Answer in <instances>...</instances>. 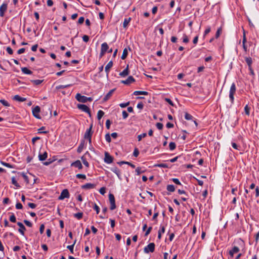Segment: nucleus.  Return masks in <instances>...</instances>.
Returning a JSON list of instances; mask_svg holds the SVG:
<instances>
[{"label":"nucleus","instance_id":"28","mask_svg":"<svg viewBox=\"0 0 259 259\" xmlns=\"http://www.w3.org/2000/svg\"><path fill=\"white\" fill-rule=\"evenodd\" d=\"M127 54H128L127 49V48H124L123 51V53H122V56L121 57V59L122 60L125 59L127 57Z\"/></svg>","mask_w":259,"mask_h":259},{"label":"nucleus","instance_id":"4","mask_svg":"<svg viewBox=\"0 0 259 259\" xmlns=\"http://www.w3.org/2000/svg\"><path fill=\"white\" fill-rule=\"evenodd\" d=\"M70 194L67 189H65L63 190L61 192L60 195L58 197L59 200H63L65 198H69Z\"/></svg>","mask_w":259,"mask_h":259},{"label":"nucleus","instance_id":"37","mask_svg":"<svg viewBox=\"0 0 259 259\" xmlns=\"http://www.w3.org/2000/svg\"><path fill=\"white\" fill-rule=\"evenodd\" d=\"M176 147V145L175 142H170L169 144V148L170 150H174Z\"/></svg>","mask_w":259,"mask_h":259},{"label":"nucleus","instance_id":"29","mask_svg":"<svg viewBox=\"0 0 259 259\" xmlns=\"http://www.w3.org/2000/svg\"><path fill=\"white\" fill-rule=\"evenodd\" d=\"M44 81V80L40 79H36V80H31V82L33 83L34 85H38L41 84Z\"/></svg>","mask_w":259,"mask_h":259},{"label":"nucleus","instance_id":"55","mask_svg":"<svg viewBox=\"0 0 259 259\" xmlns=\"http://www.w3.org/2000/svg\"><path fill=\"white\" fill-rule=\"evenodd\" d=\"M111 121L109 119H107L106 121V128L109 130L110 127L111 125Z\"/></svg>","mask_w":259,"mask_h":259},{"label":"nucleus","instance_id":"44","mask_svg":"<svg viewBox=\"0 0 259 259\" xmlns=\"http://www.w3.org/2000/svg\"><path fill=\"white\" fill-rule=\"evenodd\" d=\"M76 177L78 179H86V176L84 174H77L76 175Z\"/></svg>","mask_w":259,"mask_h":259},{"label":"nucleus","instance_id":"50","mask_svg":"<svg viewBox=\"0 0 259 259\" xmlns=\"http://www.w3.org/2000/svg\"><path fill=\"white\" fill-rule=\"evenodd\" d=\"M93 208L96 211V213L98 214L100 212V208L96 204H94Z\"/></svg>","mask_w":259,"mask_h":259},{"label":"nucleus","instance_id":"16","mask_svg":"<svg viewBox=\"0 0 259 259\" xmlns=\"http://www.w3.org/2000/svg\"><path fill=\"white\" fill-rule=\"evenodd\" d=\"M96 185L91 183H87L81 186V188L83 189H91L95 187Z\"/></svg>","mask_w":259,"mask_h":259},{"label":"nucleus","instance_id":"48","mask_svg":"<svg viewBox=\"0 0 259 259\" xmlns=\"http://www.w3.org/2000/svg\"><path fill=\"white\" fill-rule=\"evenodd\" d=\"M10 221L13 223H15L16 222V217L13 213L10 216Z\"/></svg>","mask_w":259,"mask_h":259},{"label":"nucleus","instance_id":"57","mask_svg":"<svg viewBox=\"0 0 259 259\" xmlns=\"http://www.w3.org/2000/svg\"><path fill=\"white\" fill-rule=\"evenodd\" d=\"M122 117H123V119H126L128 116V114L125 110H123L122 111Z\"/></svg>","mask_w":259,"mask_h":259},{"label":"nucleus","instance_id":"14","mask_svg":"<svg viewBox=\"0 0 259 259\" xmlns=\"http://www.w3.org/2000/svg\"><path fill=\"white\" fill-rule=\"evenodd\" d=\"M239 248L237 246H234L231 250L229 251V254L231 257H233L234 253H237L239 251Z\"/></svg>","mask_w":259,"mask_h":259},{"label":"nucleus","instance_id":"32","mask_svg":"<svg viewBox=\"0 0 259 259\" xmlns=\"http://www.w3.org/2000/svg\"><path fill=\"white\" fill-rule=\"evenodd\" d=\"M155 167H163V168H167L168 167V166L166 163H159V164H156L154 165Z\"/></svg>","mask_w":259,"mask_h":259},{"label":"nucleus","instance_id":"45","mask_svg":"<svg viewBox=\"0 0 259 259\" xmlns=\"http://www.w3.org/2000/svg\"><path fill=\"white\" fill-rule=\"evenodd\" d=\"M183 41L184 43H188L189 41V39L186 34H184L183 35Z\"/></svg>","mask_w":259,"mask_h":259},{"label":"nucleus","instance_id":"11","mask_svg":"<svg viewBox=\"0 0 259 259\" xmlns=\"http://www.w3.org/2000/svg\"><path fill=\"white\" fill-rule=\"evenodd\" d=\"M92 124L90 126V128L87 129L84 135V139H88L90 138H92V136L93 134V132L92 131Z\"/></svg>","mask_w":259,"mask_h":259},{"label":"nucleus","instance_id":"51","mask_svg":"<svg viewBox=\"0 0 259 259\" xmlns=\"http://www.w3.org/2000/svg\"><path fill=\"white\" fill-rule=\"evenodd\" d=\"M139 154V151L138 148H136L134 149V152H133V155L137 157Z\"/></svg>","mask_w":259,"mask_h":259},{"label":"nucleus","instance_id":"3","mask_svg":"<svg viewBox=\"0 0 259 259\" xmlns=\"http://www.w3.org/2000/svg\"><path fill=\"white\" fill-rule=\"evenodd\" d=\"M109 200L110 203V209L111 210H114L116 208L115 197L113 194L110 193L109 194Z\"/></svg>","mask_w":259,"mask_h":259},{"label":"nucleus","instance_id":"33","mask_svg":"<svg viewBox=\"0 0 259 259\" xmlns=\"http://www.w3.org/2000/svg\"><path fill=\"white\" fill-rule=\"evenodd\" d=\"M74 217L77 219L78 220H80L82 219L83 217V213L82 212H78L74 214Z\"/></svg>","mask_w":259,"mask_h":259},{"label":"nucleus","instance_id":"12","mask_svg":"<svg viewBox=\"0 0 259 259\" xmlns=\"http://www.w3.org/2000/svg\"><path fill=\"white\" fill-rule=\"evenodd\" d=\"M17 225L20 227V228L18 229V231L20 232V233L24 235V231L26 230V228L24 225L21 223V222H18Z\"/></svg>","mask_w":259,"mask_h":259},{"label":"nucleus","instance_id":"15","mask_svg":"<svg viewBox=\"0 0 259 259\" xmlns=\"http://www.w3.org/2000/svg\"><path fill=\"white\" fill-rule=\"evenodd\" d=\"M71 166L77 167L78 169H81L82 168V165L80 160H77L71 164Z\"/></svg>","mask_w":259,"mask_h":259},{"label":"nucleus","instance_id":"31","mask_svg":"<svg viewBox=\"0 0 259 259\" xmlns=\"http://www.w3.org/2000/svg\"><path fill=\"white\" fill-rule=\"evenodd\" d=\"M104 112L102 110H99L97 113V118L98 120H100L103 116Z\"/></svg>","mask_w":259,"mask_h":259},{"label":"nucleus","instance_id":"41","mask_svg":"<svg viewBox=\"0 0 259 259\" xmlns=\"http://www.w3.org/2000/svg\"><path fill=\"white\" fill-rule=\"evenodd\" d=\"M185 118L186 120H191L193 118V116L191 114L186 112L185 114Z\"/></svg>","mask_w":259,"mask_h":259},{"label":"nucleus","instance_id":"63","mask_svg":"<svg viewBox=\"0 0 259 259\" xmlns=\"http://www.w3.org/2000/svg\"><path fill=\"white\" fill-rule=\"evenodd\" d=\"M99 192L102 195H104L106 192V188L105 187H102L100 188Z\"/></svg>","mask_w":259,"mask_h":259},{"label":"nucleus","instance_id":"46","mask_svg":"<svg viewBox=\"0 0 259 259\" xmlns=\"http://www.w3.org/2000/svg\"><path fill=\"white\" fill-rule=\"evenodd\" d=\"M141 168L140 167H137L136 169V172H137V175H140L141 174L143 173L144 172V170L141 171Z\"/></svg>","mask_w":259,"mask_h":259},{"label":"nucleus","instance_id":"22","mask_svg":"<svg viewBox=\"0 0 259 259\" xmlns=\"http://www.w3.org/2000/svg\"><path fill=\"white\" fill-rule=\"evenodd\" d=\"M108 49H109V46L106 42H104L101 45V51L106 53L108 51Z\"/></svg>","mask_w":259,"mask_h":259},{"label":"nucleus","instance_id":"62","mask_svg":"<svg viewBox=\"0 0 259 259\" xmlns=\"http://www.w3.org/2000/svg\"><path fill=\"white\" fill-rule=\"evenodd\" d=\"M165 101L167 102L169 104H170L171 106H174V103L169 98H165Z\"/></svg>","mask_w":259,"mask_h":259},{"label":"nucleus","instance_id":"1","mask_svg":"<svg viewBox=\"0 0 259 259\" xmlns=\"http://www.w3.org/2000/svg\"><path fill=\"white\" fill-rule=\"evenodd\" d=\"M236 91V88L235 84L233 83L230 87V91H229V99L232 104L234 103V96Z\"/></svg>","mask_w":259,"mask_h":259},{"label":"nucleus","instance_id":"56","mask_svg":"<svg viewBox=\"0 0 259 259\" xmlns=\"http://www.w3.org/2000/svg\"><path fill=\"white\" fill-rule=\"evenodd\" d=\"M172 181L176 184L181 185V183L180 182L179 180L177 178H173Z\"/></svg>","mask_w":259,"mask_h":259},{"label":"nucleus","instance_id":"60","mask_svg":"<svg viewBox=\"0 0 259 259\" xmlns=\"http://www.w3.org/2000/svg\"><path fill=\"white\" fill-rule=\"evenodd\" d=\"M45 230V225L44 224H41L39 228V232L40 234H42L44 232Z\"/></svg>","mask_w":259,"mask_h":259},{"label":"nucleus","instance_id":"38","mask_svg":"<svg viewBox=\"0 0 259 259\" xmlns=\"http://www.w3.org/2000/svg\"><path fill=\"white\" fill-rule=\"evenodd\" d=\"M0 102L5 106L9 107L10 106V104L5 100L1 99Z\"/></svg>","mask_w":259,"mask_h":259},{"label":"nucleus","instance_id":"27","mask_svg":"<svg viewBox=\"0 0 259 259\" xmlns=\"http://www.w3.org/2000/svg\"><path fill=\"white\" fill-rule=\"evenodd\" d=\"M245 60L246 63L247 64L248 67L251 66V64L252 63V59L251 57H245Z\"/></svg>","mask_w":259,"mask_h":259},{"label":"nucleus","instance_id":"7","mask_svg":"<svg viewBox=\"0 0 259 259\" xmlns=\"http://www.w3.org/2000/svg\"><path fill=\"white\" fill-rule=\"evenodd\" d=\"M113 157L111 156L108 152L105 153L104 161L105 163L110 164L113 162Z\"/></svg>","mask_w":259,"mask_h":259},{"label":"nucleus","instance_id":"39","mask_svg":"<svg viewBox=\"0 0 259 259\" xmlns=\"http://www.w3.org/2000/svg\"><path fill=\"white\" fill-rule=\"evenodd\" d=\"M222 29L221 27H220L218 29L217 32L215 33V37L216 38H218L219 37L221 33H222Z\"/></svg>","mask_w":259,"mask_h":259},{"label":"nucleus","instance_id":"26","mask_svg":"<svg viewBox=\"0 0 259 259\" xmlns=\"http://www.w3.org/2000/svg\"><path fill=\"white\" fill-rule=\"evenodd\" d=\"M166 189L169 192H173L175 191V187L173 185H168Z\"/></svg>","mask_w":259,"mask_h":259},{"label":"nucleus","instance_id":"42","mask_svg":"<svg viewBox=\"0 0 259 259\" xmlns=\"http://www.w3.org/2000/svg\"><path fill=\"white\" fill-rule=\"evenodd\" d=\"M244 111L245 114L247 115H249L250 114V108L248 107L247 105H246L244 107Z\"/></svg>","mask_w":259,"mask_h":259},{"label":"nucleus","instance_id":"64","mask_svg":"<svg viewBox=\"0 0 259 259\" xmlns=\"http://www.w3.org/2000/svg\"><path fill=\"white\" fill-rule=\"evenodd\" d=\"M84 21V18L83 17H80L78 20V24H82Z\"/></svg>","mask_w":259,"mask_h":259},{"label":"nucleus","instance_id":"52","mask_svg":"<svg viewBox=\"0 0 259 259\" xmlns=\"http://www.w3.org/2000/svg\"><path fill=\"white\" fill-rule=\"evenodd\" d=\"M23 222H24V224H25L27 226H28V227H31L32 226V223H31L30 222H29V221L26 220H24V221H23Z\"/></svg>","mask_w":259,"mask_h":259},{"label":"nucleus","instance_id":"6","mask_svg":"<svg viewBox=\"0 0 259 259\" xmlns=\"http://www.w3.org/2000/svg\"><path fill=\"white\" fill-rule=\"evenodd\" d=\"M40 111V108L38 106H35L32 109V114L37 119H40L41 117L39 114Z\"/></svg>","mask_w":259,"mask_h":259},{"label":"nucleus","instance_id":"19","mask_svg":"<svg viewBox=\"0 0 259 259\" xmlns=\"http://www.w3.org/2000/svg\"><path fill=\"white\" fill-rule=\"evenodd\" d=\"M48 157V153L45 152L42 154L39 153L38 155V158L40 161H44L47 159Z\"/></svg>","mask_w":259,"mask_h":259},{"label":"nucleus","instance_id":"54","mask_svg":"<svg viewBox=\"0 0 259 259\" xmlns=\"http://www.w3.org/2000/svg\"><path fill=\"white\" fill-rule=\"evenodd\" d=\"M129 104H130V102H127L126 103H120L119 104V106L121 108H125V107H127V106H128Z\"/></svg>","mask_w":259,"mask_h":259},{"label":"nucleus","instance_id":"8","mask_svg":"<svg viewBox=\"0 0 259 259\" xmlns=\"http://www.w3.org/2000/svg\"><path fill=\"white\" fill-rule=\"evenodd\" d=\"M8 5L6 3H3L0 7V16L3 17L4 16L5 13L7 10Z\"/></svg>","mask_w":259,"mask_h":259},{"label":"nucleus","instance_id":"30","mask_svg":"<svg viewBox=\"0 0 259 259\" xmlns=\"http://www.w3.org/2000/svg\"><path fill=\"white\" fill-rule=\"evenodd\" d=\"M131 18L124 19L123 23V27L124 28H126L127 27V26L129 24L130 22L131 21Z\"/></svg>","mask_w":259,"mask_h":259},{"label":"nucleus","instance_id":"13","mask_svg":"<svg viewBox=\"0 0 259 259\" xmlns=\"http://www.w3.org/2000/svg\"><path fill=\"white\" fill-rule=\"evenodd\" d=\"M113 66V62L112 61H110L108 62V63L107 64V65L105 66V71L106 73V76H108L110 69L112 68Z\"/></svg>","mask_w":259,"mask_h":259},{"label":"nucleus","instance_id":"61","mask_svg":"<svg viewBox=\"0 0 259 259\" xmlns=\"http://www.w3.org/2000/svg\"><path fill=\"white\" fill-rule=\"evenodd\" d=\"M82 39L84 42H87L89 40V37L87 35H84L82 37Z\"/></svg>","mask_w":259,"mask_h":259},{"label":"nucleus","instance_id":"53","mask_svg":"<svg viewBox=\"0 0 259 259\" xmlns=\"http://www.w3.org/2000/svg\"><path fill=\"white\" fill-rule=\"evenodd\" d=\"M105 139L108 143H110L111 141V139L110 137V135L109 133L106 134L105 135Z\"/></svg>","mask_w":259,"mask_h":259},{"label":"nucleus","instance_id":"34","mask_svg":"<svg viewBox=\"0 0 259 259\" xmlns=\"http://www.w3.org/2000/svg\"><path fill=\"white\" fill-rule=\"evenodd\" d=\"M12 183L17 188H20V186L19 184L17 183V181L16 180L15 177L12 178Z\"/></svg>","mask_w":259,"mask_h":259},{"label":"nucleus","instance_id":"23","mask_svg":"<svg viewBox=\"0 0 259 259\" xmlns=\"http://www.w3.org/2000/svg\"><path fill=\"white\" fill-rule=\"evenodd\" d=\"M84 142H85L84 141L82 140L81 142V143H80V144L77 148V151L78 153H80L82 151V150L84 148Z\"/></svg>","mask_w":259,"mask_h":259},{"label":"nucleus","instance_id":"36","mask_svg":"<svg viewBox=\"0 0 259 259\" xmlns=\"http://www.w3.org/2000/svg\"><path fill=\"white\" fill-rule=\"evenodd\" d=\"M1 163L2 165H3L4 166H5L6 167H7L9 168H14V165H13L9 163H7V162H5L4 161H1Z\"/></svg>","mask_w":259,"mask_h":259},{"label":"nucleus","instance_id":"2","mask_svg":"<svg viewBox=\"0 0 259 259\" xmlns=\"http://www.w3.org/2000/svg\"><path fill=\"white\" fill-rule=\"evenodd\" d=\"M155 250V244L154 243H150L148 245L144 248V251L146 253L149 252H153Z\"/></svg>","mask_w":259,"mask_h":259},{"label":"nucleus","instance_id":"9","mask_svg":"<svg viewBox=\"0 0 259 259\" xmlns=\"http://www.w3.org/2000/svg\"><path fill=\"white\" fill-rule=\"evenodd\" d=\"M86 96H82L79 93H77L75 96L76 99L80 102L82 103H86L87 100H86Z\"/></svg>","mask_w":259,"mask_h":259},{"label":"nucleus","instance_id":"20","mask_svg":"<svg viewBox=\"0 0 259 259\" xmlns=\"http://www.w3.org/2000/svg\"><path fill=\"white\" fill-rule=\"evenodd\" d=\"M13 99L14 100L19 101V102H24L26 100V99L25 98L21 97L18 95L14 96L13 98Z\"/></svg>","mask_w":259,"mask_h":259},{"label":"nucleus","instance_id":"47","mask_svg":"<svg viewBox=\"0 0 259 259\" xmlns=\"http://www.w3.org/2000/svg\"><path fill=\"white\" fill-rule=\"evenodd\" d=\"M21 175H22V177L24 179L25 181L26 182V183H27V184L29 183V179H28V177H27V176H26V175L25 174L24 172H22Z\"/></svg>","mask_w":259,"mask_h":259},{"label":"nucleus","instance_id":"17","mask_svg":"<svg viewBox=\"0 0 259 259\" xmlns=\"http://www.w3.org/2000/svg\"><path fill=\"white\" fill-rule=\"evenodd\" d=\"M115 89H112V90H111L103 98V101H107L108 100H109L110 97L112 96L113 93H114V92L115 91Z\"/></svg>","mask_w":259,"mask_h":259},{"label":"nucleus","instance_id":"59","mask_svg":"<svg viewBox=\"0 0 259 259\" xmlns=\"http://www.w3.org/2000/svg\"><path fill=\"white\" fill-rule=\"evenodd\" d=\"M152 229V227H149L148 228V229L147 230V231H146L145 234V236H148L150 234V233Z\"/></svg>","mask_w":259,"mask_h":259},{"label":"nucleus","instance_id":"5","mask_svg":"<svg viewBox=\"0 0 259 259\" xmlns=\"http://www.w3.org/2000/svg\"><path fill=\"white\" fill-rule=\"evenodd\" d=\"M77 108L81 111L86 112L91 116V113L90 108L84 104H77Z\"/></svg>","mask_w":259,"mask_h":259},{"label":"nucleus","instance_id":"40","mask_svg":"<svg viewBox=\"0 0 259 259\" xmlns=\"http://www.w3.org/2000/svg\"><path fill=\"white\" fill-rule=\"evenodd\" d=\"M71 86V84H67V85H58L56 87V89L57 90H59V89H64V88H68L69 87H70Z\"/></svg>","mask_w":259,"mask_h":259},{"label":"nucleus","instance_id":"58","mask_svg":"<svg viewBox=\"0 0 259 259\" xmlns=\"http://www.w3.org/2000/svg\"><path fill=\"white\" fill-rule=\"evenodd\" d=\"M156 125L157 128L160 130H162L163 126V124L160 122L157 123Z\"/></svg>","mask_w":259,"mask_h":259},{"label":"nucleus","instance_id":"10","mask_svg":"<svg viewBox=\"0 0 259 259\" xmlns=\"http://www.w3.org/2000/svg\"><path fill=\"white\" fill-rule=\"evenodd\" d=\"M135 81V78L132 76H130L126 80H122L121 82L124 84L128 85Z\"/></svg>","mask_w":259,"mask_h":259},{"label":"nucleus","instance_id":"21","mask_svg":"<svg viewBox=\"0 0 259 259\" xmlns=\"http://www.w3.org/2000/svg\"><path fill=\"white\" fill-rule=\"evenodd\" d=\"M111 170L114 172L117 176L120 179V170L118 169V168L117 167H114L111 168Z\"/></svg>","mask_w":259,"mask_h":259},{"label":"nucleus","instance_id":"43","mask_svg":"<svg viewBox=\"0 0 259 259\" xmlns=\"http://www.w3.org/2000/svg\"><path fill=\"white\" fill-rule=\"evenodd\" d=\"M146 136H147L146 133H143L141 135H138V141H141L142 139L143 138H145V137H146Z\"/></svg>","mask_w":259,"mask_h":259},{"label":"nucleus","instance_id":"49","mask_svg":"<svg viewBox=\"0 0 259 259\" xmlns=\"http://www.w3.org/2000/svg\"><path fill=\"white\" fill-rule=\"evenodd\" d=\"M81 160L82 161V162H83V164L85 166H86L87 167H89V162L87 161L85 158H84L83 156L81 157Z\"/></svg>","mask_w":259,"mask_h":259},{"label":"nucleus","instance_id":"35","mask_svg":"<svg viewBox=\"0 0 259 259\" xmlns=\"http://www.w3.org/2000/svg\"><path fill=\"white\" fill-rule=\"evenodd\" d=\"M76 240L74 241L73 244H72L71 245H68L67 246V248L70 250V251L71 252V253H73V247H74V244L76 243Z\"/></svg>","mask_w":259,"mask_h":259},{"label":"nucleus","instance_id":"25","mask_svg":"<svg viewBox=\"0 0 259 259\" xmlns=\"http://www.w3.org/2000/svg\"><path fill=\"white\" fill-rule=\"evenodd\" d=\"M134 95H148V93L147 92H146V91H135L134 92Z\"/></svg>","mask_w":259,"mask_h":259},{"label":"nucleus","instance_id":"24","mask_svg":"<svg viewBox=\"0 0 259 259\" xmlns=\"http://www.w3.org/2000/svg\"><path fill=\"white\" fill-rule=\"evenodd\" d=\"M21 70L24 74H32V72L30 70L28 69L27 67H22L21 68Z\"/></svg>","mask_w":259,"mask_h":259},{"label":"nucleus","instance_id":"18","mask_svg":"<svg viewBox=\"0 0 259 259\" xmlns=\"http://www.w3.org/2000/svg\"><path fill=\"white\" fill-rule=\"evenodd\" d=\"M128 65H127L126 67L119 73V75L122 77H125L129 74Z\"/></svg>","mask_w":259,"mask_h":259}]
</instances>
